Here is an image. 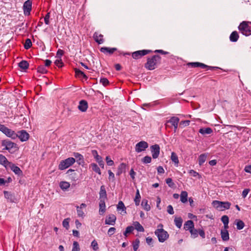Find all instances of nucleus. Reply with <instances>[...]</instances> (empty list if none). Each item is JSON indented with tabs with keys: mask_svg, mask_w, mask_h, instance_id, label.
<instances>
[{
	"mask_svg": "<svg viewBox=\"0 0 251 251\" xmlns=\"http://www.w3.org/2000/svg\"><path fill=\"white\" fill-rule=\"evenodd\" d=\"M163 227V225H158L157 226L158 228L154 232L155 234L158 237V241L161 243L165 242L169 237L168 232Z\"/></svg>",
	"mask_w": 251,
	"mask_h": 251,
	"instance_id": "f257e3e1",
	"label": "nucleus"
},
{
	"mask_svg": "<svg viewBox=\"0 0 251 251\" xmlns=\"http://www.w3.org/2000/svg\"><path fill=\"white\" fill-rule=\"evenodd\" d=\"M161 57L158 55H154L151 58L148 59L147 62L145 64L146 68L150 70H152L156 67V65L160 62Z\"/></svg>",
	"mask_w": 251,
	"mask_h": 251,
	"instance_id": "f03ea898",
	"label": "nucleus"
},
{
	"mask_svg": "<svg viewBox=\"0 0 251 251\" xmlns=\"http://www.w3.org/2000/svg\"><path fill=\"white\" fill-rule=\"evenodd\" d=\"M1 146L4 147L3 150H7L11 153L14 152L15 150L17 149V144L8 139L2 140Z\"/></svg>",
	"mask_w": 251,
	"mask_h": 251,
	"instance_id": "7ed1b4c3",
	"label": "nucleus"
},
{
	"mask_svg": "<svg viewBox=\"0 0 251 251\" xmlns=\"http://www.w3.org/2000/svg\"><path fill=\"white\" fill-rule=\"evenodd\" d=\"M212 204L216 209L219 211L228 209L231 205V203L228 201H214Z\"/></svg>",
	"mask_w": 251,
	"mask_h": 251,
	"instance_id": "20e7f679",
	"label": "nucleus"
},
{
	"mask_svg": "<svg viewBox=\"0 0 251 251\" xmlns=\"http://www.w3.org/2000/svg\"><path fill=\"white\" fill-rule=\"evenodd\" d=\"M240 32L246 36H249L251 34V24L246 22H243L238 27Z\"/></svg>",
	"mask_w": 251,
	"mask_h": 251,
	"instance_id": "39448f33",
	"label": "nucleus"
},
{
	"mask_svg": "<svg viewBox=\"0 0 251 251\" xmlns=\"http://www.w3.org/2000/svg\"><path fill=\"white\" fill-rule=\"evenodd\" d=\"M75 162V159L74 157H69L65 160L61 161L58 166L60 170H65L72 166Z\"/></svg>",
	"mask_w": 251,
	"mask_h": 251,
	"instance_id": "423d86ee",
	"label": "nucleus"
},
{
	"mask_svg": "<svg viewBox=\"0 0 251 251\" xmlns=\"http://www.w3.org/2000/svg\"><path fill=\"white\" fill-rule=\"evenodd\" d=\"M151 52V50H141L135 51L132 53V56L135 59H138Z\"/></svg>",
	"mask_w": 251,
	"mask_h": 251,
	"instance_id": "0eeeda50",
	"label": "nucleus"
},
{
	"mask_svg": "<svg viewBox=\"0 0 251 251\" xmlns=\"http://www.w3.org/2000/svg\"><path fill=\"white\" fill-rule=\"evenodd\" d=\"M32 8V1L31 0L25 1L23 5L24 13L25 15H29Z\"/></svg>",
	"mask_w": 251,
	"mask_h": 251,
	"instance_id": "6e6552de",
	"label": "nucleus"
},
{
	"mask_svg": "<svg viewBox=\"0 0 251 251\" xmlns=\"http://www.w3.org/2000/svg\"><path fill=\"white\" fill-rule=\"evenodd\" d=\"M148 147V144L146 142L140 141L136 145L135 151L137 152H140L145 150Z\"/></svg>",
	"mask_w": 251,
	"mask_h": 251,
	"instance_id": "1a4fd4ad",
	"label": "nucleus"
},
{
	"mask_svg": "<svg viewBox=\"0 0 251 251\" xmlns=\"http://www.w3.org/2000/svg\"><path fill=\"white\" fill-rule=\"evenodd\" d=\"M151 152L153 158H157L160 153V147L158 145L155 144L151 147Z\"/></svg>",
	"mask_w": 251,
	"mask_h": 251,
	"instance_id": "9d476101",
	"label": "nucleus"
},
{
	"mask_svg": "<svg viewBox=\"0 0 251 251\" xmlns=\"http://www.w3.org/2000/svg\"><path fill=\"white\" fill-rule=\"evenodd\" d=\"M17 135V137L22 142L27 141L29 137V134L25 130H21L18 132Z\"/></svg>",
	"mask_w": 251,
	"mask_h": 251,
	"instance_id": "9b49d317",
	"label": "nucleus"
},
{
	"mask_svg": "<svg viewBox=\"0 0 251 251\" xmlns=\"http://www.w3.org/2000/svg\"><path fill=\"white\" fill-rule=\"evenodd\" d=\"M86 207V204L85 203H81L80 205L76 206L77 214L78 217H83L85 215L84 212L83 211V209H85Z\"/></svg>",
	"mask_w": 251,
	"mask_h": 251,
	"instance_id": "f8f14e48",
	"label": "nucleus"
},
{
	"mask_svg": "<svg viewBox=\"0 0 251 251\" xmlns=\"http://www.w3.org/2000/svg\"><path fill=\"white\" fill-rule=\"evenodd\" d=\"M78 108L82 112H85L88 108L87 102L85 100H80L78 106Z\"/></svg>",
	"mask_w": 251,
	"mask_h": 251,
	"instance_id": "ddd939ff",
	"label": "nucleus"
},
{
	"mask_svg": "<svg viewBox=\"0 0 251 251\" xmlns=\"http://www.w3.org/2000/svg\"><path fill=\"white\" fill-rule=\"evenodd\" d=\"M179 121V119L178 117H173L167 121V123H171L172 126L174 127L175 130H176L177 128Z\"/></svg>",
	"mask_w": 251,
	"mask_h": 251,
	"instance_id": "4468645a",
	"label": "nucleus"
},
{
	"mask_svg": "<svg viewBox=\"0 0 251 251\" xmlns=\"http://www.w3.org/2000/svg\"><path fill=\"white\" fill-rule=\"evenodd\" d=\"M4 134L8 137L13 139H15L17 138V133L15 132L8 128H7Z\"/></svg>",
	"mask_w": 251,
	"mask_h": 251,
	"instance_id": "2eb2a0df",
	"label": "nucleus"
},
{
	"mask_svg": "<svg viewBox=\"0 0 251 251\" xmlns=\"http://www.w3.org/2000/svg\"><path fill=\"white\" fill-rule=\"evenodd\" d=\"M74 156L76 159V162L79 165H83L84 163L83 156L78 152L74 153Z\"/></svg>",
	"mask_w": 251,
	"mask_h": 251,
	"instance_id": "dca6fc26",
	"label": "nucleus"
},
{
	"mask_svg": "<svg viewBox=\"0 0 251 251\" xmlns=\"http://www.w3.org/2000/svg\"><path fill=\"white\" fill-rule=\"evenodd\" d=\"M188 65L191 66L192 67H201L202 68H213V67L208 66L207 65L203 64L202 63L200 62H192L189 63L188 64Z\"/></svg>",
	"mask_w": 251,
	"mask_h": 251,
	"instance_id": "f3484780",
	"label": "nucleus"
},
{
	"mask_svg": "<svg viewBox=\"0 0 251 251\" xmlns=\"http://www.w3.org/2000/svg\"><path fill=\"white\" fill-rule=\"evenodd\" d=\"M116 220V217L114 215L111 214L108 216L107 219L105 221V224L113 225Z\"/></svg>",
	"mask_w": 251,
	"mask_h": 251,
	"instance_id": "a211bd4d",
	"label": "nucleus"
},
{
	"mask_svg": "<svg viewBox=\"0 0 251 251\" xmlns=\"http://www.w3.org/2000/svg\"><path fill=\"white\" fill-rule=\"evenodd\" d=\"M12 171H13L15 174L18 175H21L22 174V171L21 170L19 167L16 166L14 164L10 163V164L8 165Z\"/></svg>",
	"mask_w": 251,
	"mask_h": 251,
	"instance_id": "6ab92c4d",
	"label": "nucleus"
},
{
	"mask_svg": "<svg viewBox=\"0 0 251 251\" xmlns=\"http://www.w3.org/2000/svg\"><path fill=\"white\" fill-rule=\"evenodd\" d=\"M100 51L104 53H108L110 54H112L115 51L117 50V48H110L107 47H102L100 49Z\"/></svg>",
	"mask_w": 251,
	"mask_h": 251,
	"instance_id": "aec40b11",
	"label": "nucleus"
},
{
	"mask_svg": "<svg viewBox=\"0 0 251 251\" xmlns=\"http://www.w3.org/2000/svg\"><path fill=\"white\" fill-rule=\"evenodd\" d=\"M117 208L118 211H121V212H120L121 214H125L126 213V208L124 203L123 202V201H120L118 202Z\"/></svg>",
	"mask_w": 251,
	"mask_h": 251,
	"instance_id": "412c9836",
	"label": "nucleus"
},
{
	"mask_svg": "<svg viewBox=\"0 0 251 251\" xmlns=\"http://www.w3.org/2000/svg\"><path fill=\"white\" fill-rule=\"evenodd\" d=\"M94 38L97 43L99 44H102L103 43V35L99 34L98 32H95L94 34Z\"/></svg>",
	"mask_w": 251,
	"mask_h": 251,
	"instance_id": "4be33fe9",
	"label": "nucleus"
},
{
	"mask_svg": "<svg viewBox=\"0 0 251 251\" xmlns=\"http://www.w3.org/2000/svg\"><path fill=\"white\" fill-rule=\"evenodd\" d=\"M99 213L100 215H102L105 211V204L104 200H100L99 203Z\"/></svg>",
	"mask_w": 251,
	"mask_h": 251,
	"instance_id": "5701e85b",
	"label": "nucleus"
},
{
	"mask_svg": "<svg viewBox=\"0 0 251 251\" xmlns=\"http://www.w3.org/2000/svg\"><path fill=\"white\" fill-rule=\"evenodd\" d=\"M194 227V222L191 220H188L184 225V228L186 230H190Z\"/></svg>",
	"mask_w": 251,
	"mask_h": 251,
	"instance_id": "b1692460",
	"label": "nucleus"
},
{
	"mask_svg": "<svg viewBox=\"0 0 251 251\" xmlns=\"http://www.w3.org/2000/svg\"><path fill=\"white\" fill-rule=\"evenodd\" d=\"M221 238L224 241H226L229 240V233L227 230L222 229L221 231Z\"/></svg>",
	"mask_w": 251,
	"mask_h": 251,
	"instance_id": "393cba45",
	"label": "nucleus"
},
{
	"mask_svg": "<svg viewBox=\"0 0 251 251\" xmlns=\"http://www.w3.org/2000/svg\"><path fill=\"white\" fill-rule=\"evenodd\" d=\"M212 132L213 130L210 127L201 128L199 129V132L202 135L210 134Z\"/></svg>",
	"mask_w": 251,
	"mask_h": 251,
	"instance_id": "a878e982",
	"label": "nucleus"
},
{
	"mask_svg": "<svg viewBox=\"0 0 251 251\" xmlns=\"http://www.w3.org/2000/svg\"><path fill=\"white\" fill-rule=\"evenodd\" d=\"M0 164L6 167L9 164H10V162L7 160L5 156L0 154Z\"/></svg>",
	"mask_w": 251,
	"mask_h": 251,
	"instance_id": "bb28decb",
	"label": "nucleus"
},
{
	"mask_svg": "<svg viewBox=\"0 0 251 251\" xmlns=\"http://www.w3.org/2000/svg\"><path fill=\"white\" fill-rule=\"evenodd\" d=\"M100 200H105L106 198V192L103 185L100 187Z\"/></svg>",
	"mask_w": 251,
	"mask_h": 251,
	"instance_id": "cd10ccee",
	"label": "nucleus"
},
{
	"mask_svg": "<svg viewBox=\"0 0 251 251\" xmlns=\"http://www.w3.org/2000/svg\"><path fill=\"white\" fill-rule=\"evenodd\" d=\"M180 201L182 203H186L187 201L188 193L186 191H183L181 192L180 195Z\"/></svg>",
	"mask_w": 251,
	"mask_h": 251,
	"instance_id": "c85d7f7f",
	"label": "nucleus"
},
{
	"mask_svg": "<svg viewBox=\"0 0 251 251\" xmlns=\"http://www.w3.org/2000/svg\"><path fill=\"white\" fill-rule=\"evenodd\" d=\"M239 38V35L237 31H234L232 32L229 37L230 40L231 42H236Z\"/></svg>",
	"mask_w": 251,
	"mask_h": 251,
	"instance_id": "c756f323",
	"label": "nucleus"
},
{
	"mask_svg": "<svg viewBox=\"0 0 251 251\" xmlns=\"http://www.w3.org/2000/svg\"><path fill=\"white\" fill-rule=\"evenodd\" d=\"M133 225L135 227V228L138 231L140 232H144V228L143 226L138 222H135L133 223Z\"/></svg>",
	"mask_w": 251,
	"mask_h": 251,
	"instance_id": "7c9ffc66",
	"label": "nucleus"
},
{
	"mask_svg": "<svg viewBox=\"0 0 251 251\" xmlns=\"http://www.w3.org/2000/svg\"><path fill=\"white\" fill-rule=\"evenodd\" d=\"M148 201L147 200L144 199L143 200L141 205L143 206L144 209L146 211H149L151 209V206L149 204H148Z\"/></svg>",
	"mask_w": 251,
	"mask_h": 251,
	"instance_id": "2f4dec72",
	"label": "nucleus"
},
{
	"mask_svg": "<svg viewBox=\"0 0 251 251\" xmlns=\"http://www.w3.org/2000/svg\"><path fill=\"white\" fill-rule=\"evenodd\" d=\"M28 66V62L25 60H23L19 63V67L24 70L27 69Z\"/></svg>",
	"mask_w": 251,
	"mask_h": 251,
	"instance_id": "473e14b6",
	"label": "nucleus"
},
{
	"mask_svg": "<svg viewBox=\"0 0 251 251\" xmlns=\"http://www.w3.org/2000/svg\"><path fill=\"white\" fill-rule=\"evenodd\" d=\"M176 226L179 228L181 227L182 219L181 217H176L174 220Z\"/></svg>",
	"mask_w": 251,
	"mask_h": 251,
	"instance_id": "72a5a7b5",
	"label": "nucleus"
},
{
	"mask_svg": "<svg viewBox=\"0 0 251 251\" xmlns=\"http://www.w3.org/2000/svg\"><path fill=\"white\" fill-rule=\"evenodd\" d=\"M207 158V155L205 154H201L199 157V163L200 165H201L205 161Z\"/></svg>",
	"mask_w": 251,
	"mask_h": 251,
	"instance_id": "f704fd0d",
	"label": "nucleus"
},
{
	"mask_svg": "<svg viewBox=\"0 0 251 251\" xmlns=\"http://www.w3.org/2000/svg\"><path fill=\"white\" fill-rule=\"evenodd\" d=\"M235 222H236L237 228L238 230H241L244 228L245 224L244 223L242 220H236Z\"/></svg>",
	"mask_w": 251,
	"mask_h": 251,
	"instance_id": "c9c22d12",
	"label": "nucleus"
},
{
	"mask_svg": "<svg viewBox=\"0 0 251 251\" xmlns=\"http://www.w3.org/2000/svg\"><path fill=\"white\" fill-rule=\"evenodd\" d=\"M190 232L191 233V237L192 238H196L198 236L199 230L195 229L194 227L190 230Z\"/></svg>",
	"mask_w": 251,
	"mask_h": 251,
	"instance_id": "e433bc0d",
	"label": "nucleus"
},
{
	"mask_svg": "<svg viewBox=\"0 0 251 251\" xmlns=\"http://www.w3.org/2000/svg\"><path fill=\"white\" fill-rule=\"evenodd\" d=\"M70 186V183L66 181H62L60 183V187L62 190H67Z\"/></svg>",
	"mask_w": 251,
	"mask_h": 251,
	"instance_id": "4c0bfd02",
	"label": "nucleus"
},
{
	"mask_svg": "<svg viewBox=\"0 0 251 251\" xmlns=\"http://www.w3.org/2000/svg\"><path fill=\"white\" fill-rule=\"evenodd\" d=\"M75 75L79 77L80 76H82L84 78H85V79L87 78V77L84 74V73L83 72H82L81 71L79 70V69L75 68Z\"/></svg>",
	"mask_w": 251,
	"mask_h": 251,
	"instance_id": "58836bf2",
	"label": "nucleus"
},
{
	"mask_svg": "<svg viewBox=\"0 0 251 251\" xmlns=\"http://www.w3.org/2000/svg\"><path fill=\"white\" fill-rule=\"evenodd\" d=\"M171 160L173 162H174L176 164H178L179 161L178 159V157L176 153L174 152H172L171 153Z\"/></svg>",
	"mask_w": 251,
	"mask_h": 251,
	"instance_id": "ea45409f",
	"label": "nucleus"
},
{
	"mask_svg": "<svg viewBox=\"0 0 251 251\" xmlns=\"http://www.w3.org/2000/svg\"><path fill=\"white\" fill-rule=\"evenodd\" d=\"M140 195L139 193V190H137L136 196L134 199V201L136 205H139L140 203Z\"/></svg>",
	"mask_w": 251,
	"mask_h": 251,
	"instance_id": "a19ab883",
	"label": "nucleus"
},
{
	"mask_svg": "<svg viewBox=\"0 0 251 251\" xmlns=\"http://www.w3.org/2000/svg\"><path fill=\"white\" fill-rule=\"evenodd\" d=\"M91 165L92 169L93 171L97 173L99 175L101 174L100 170L99 167H98V166L96 164L93 163V164H91Z\"/></svg>",
	"mask_w": 251,
	"mask_h": 251,
	"instance_id": "79ce46f5",
	"label": "nucleus"
},
{
	"mask_svg": "<svg viewBox=\"0 0 251 251\" xmlns=\"http://www.w3.org/2000/svg\"><path fill=\"white\" fill-rule=\"evenodd\" d=\"M37 71L38 72L42 74H46L48 72L47 70L43 65H40L37 68Z\"/></svg>",
	"mask_w": 251,
	"mask_h": 251,
	"instance_id": "37998d69",
	"label": "nucleus"
},
{
	"mask_svg": "<svg viewBox=\"0 0 251 251\" xmlns=\"http://www.w3.org/2000/svg\"><path fill=\"white\" fill-rule=\"evenodd\" d=\"M80 247L79 244L76 241H74L73 245V249L72 251H79Z\"/></svg>",
	"mask_w": 251,
	"mask_h": 251,
	"instance_id": "c03bdc74",
	"label": "nucleus"
},
{
	"mask_svg": "<svg viewBox=\"0 0 251 251\" xmlns=\"http://www.w3.org/2000/svg\"><path fill=\"white\" fill-rule=\"evenodd\" d=\"M32 46V43L29 39H26L25 41L24 47L25 49H29Z\"/></svg>",
	"mask_w": 251,
	"mask_h": 251,
	"instance_id": "a18cd8bd",
	"label": "nucleus"
},
{
	"mask_svg": "<svg viewBox=\"0 0 251 251\" xmlns=\"http://www.w3.org/2000/svg\"><path fill=\"white\" fill-rule=\"evenodd\" d=\"M92 154H93V156L95 157V158L97 162L102 160L101 157L98 155L97 151H95V150L92 151Z\"/></svg>",
	"mask_w": 251,
	"mask_h": 251,
	"instance_id": "49530a36",
	"label": "nucleus"
},
{
	"mask_svg": "<svg viewBox=\"0 0 251 251\" xmlns=\"http://www.w3.org/2000/svg\"><path fill=\"white\" fill-rule=\"evenodd\" d=\"M69 218L65 219L63 220L62 225L63 226L65 227L67 229H68L69 228V221H70Z\"/></svg>",
	"mask_w": 251,
	"mask_h": 251,
	"instance_id": "de8ad7c7",
	"label": "nucleus"
},
{
	"mask_svg": "<svg viewBox=\"0 0 251 251\" xmlns=\"http://www.w3.org/2000/svg\"><path fill=\"white\" fill-rule=\"evenodd\" d=\"M139 243V240L138 239H136V240L133 243V248L134 251H137L138 249Z\"/></svg>",
	"mask_w": 251,
	"mask_h": 251,
	"instance_id": "09e8293b",
	"label": "nucleus"
},
{
	"mask_svg": "<svg viewBox=\"0 0 251 251\" xmlns=\"http://www.w3.org/2000/svg\"><path fill=\"white\" fill-rule=\"evenodd\" d=\"M166 182L170 187H173L175 185L174 183L173 182L172 179L168 178L166 179Z\"/></svg>",
	"mask_w": 251,
	"mask_h": 251,
	"instance_id": "8fccbe9b",
	"label": "nucleus"
},
{
	"mask_svg": "<svg viewBox=\"0 0 251 251\" xmlns=\"http://www.w3.org/2000/svg\"><path fill=\"white\" fill-rule=\"evenodd\" d=\"M91 246L94 251H96L99 249L98 245L96 240H93L91 243Z\"/></svg>",
	"mask_w": 251,
	"mask_h": 251,
	"instance_id": "3c124183",
	"label": "nucleus"
},
{
	"mask_svg": "<svg viewBox=\"0 0 251 251\" xmlns=\"http://www.w3.org/2000/svg\"><path fill=\"white\" fill-rule=\"evenodd\" d=\"M151 161V158L150 156H146L142 159V161L144 163L147 164L149 163Z\"/></svg>",
	"mask_w": 251,
	"mask_h": 251,
	"instance_id": "603ef678",
	"label": "nucleus"
},
{
	"mask_svg": "<svg viewBox=\"0 0 251 251\" xmlns=\"http://www.w3.org/2000/svg\"><path fill=\"white\" fill-rule=\"evenodd\" d=\"M4 197L5 198H6L7 199L10 200L11 201H12V195H11V194L10 192H9L8 191H4Z\"/></svg>",
	"mask_w": 251,
	"mask_h": 251,
	"instance_id": "864d4df0",
	"label": "nucleus"
},
{
	"mask_svg": "<svg viewBox=\"0 0 251 251\" xmlns=\"http://www.w3.org/2000/svg\"><path fill=\"white\" fill-rule=\"evenodd\" d=\"M221 221L223 223L224 225H226V224H228L229 219L227 216L224 215L222 217Z\"/></svg>",
	"mask_w": 251,
	"mask_h": 251,
	"instance_id": "5fc2aeb1",
	"label": "nucleus"
},
{
	"mask_svg": "<svg viewBox=\"0 0 251 251\" xmlns=\"http://www.w3.org/2000/svg\"><path fill=\"white\" fill-rule=\"evenodd\" d=\"M100 82L104 86H107L109 84V81L106 78H102L100 79Z\"/></svg>",
	"mask_w": 251,
	"mask_h": 251,
	"instance_id": "6e6d98bb",
	"label": "nucleus"
},
{
	"mask_svg": "<svg viewBox=\"0 0 251 251\" xmlns=\"http://www.w3.org/2000/svg\"><path fill=\"white\" fill-rule=\"evenodd\" d=\"M105 160L106 163L108 166H112L114 164L113 161L112 160L109 156H106Z\"/></svg>",
	"mask_w": 251,
	"mask_h": 251,
	"instance_id": "4d7b16f0",
	"label": "nucleus"
},
{
	"mask_svg": "<svg viewBox=\"0 0 251 251\" xmlns=\"http://www.w3.org/2000/svg\"><path fill=\"white\" fill-rule=\"evenodd\" d=\"M54 63L58 67H61L63 65V62L61 59L56 60Z\"/></svg>",
	"mask_w": 251,
	"mask_h": 251,
	"instance_id": "13d9d810",
	"label": "nucleus"
},
{
	"mask_svg": "<svg viewBox=\"0 0 251 251\" xmlns=\"http://www.w3.org/2000/svg\"><path fill=\"white\" fill-rule=\"evenodd\" d=\"M116 230V228L115 227H110L108 230V234L110 236L114 234Z\"/></svg>",
	"mask_w": 251,
	"mask_h": 251,
	"instance_id": "bf43d9fd",
	"label": "nucleus"
},
{
	"mask_svg": "<svg viewBox=\"0 0 251 251\" xmlns=\"http://www.w3.org/2000/svg\"><path fill=\"white\" fill-rule=\"evenodd\" d=\"M50 13H48L44 18L45 23L46 25H49L50 23L49 19L50 17Z\"/></svg>",
	"mask_w": 251,
	"mask_h": 251,
	"instance_id": "052dcab7",
	"label": "nucleus"
},
{
	"mask_svg": "<svg viewBox=\"0 0 251 251\" xmlns=\"http://www.w3.org/2000/svg\"><path fill=\"white\" fill-rule=\"evenodd\" d=\"M167 212L170 214H171V215H172L174 213L173 208L171 205H169L167 206Z\"/></svg>",
	"mask_w": 251,
	"mask_h": 251,
	"instance_id": "680f3d73",
	"label": "nucleus"
},
{
	"mask_svg": "<svg viewBox=\"0 0 251 251\" xmlns=\"http://www.w3.org/2000/svg\"><path fill=\"white\" fill-rule=\"evenodd\" d=\"M190 121L189 120L182 121L180 123V125H183L184 126H186L189 125Z\"/></svg>",
	"mask_w": 251,
	"mask_h": 251,
	"instance_id": "e2e57ef3",
	"label": "nucleus"
},
{
	"mask_svg": "<svg viewBox=\"0 0 251 251\" xmlns=\"http://www.w3.org/2000/svg\"><path fill=\"white\" fill-rule=\"evenodd\" d=\"M134 229V228L132 226H127L126 229V233H130L133 231Z\"/></svg>",
	"mask_w": 251,
	"mask_h": 251,
	"instance_id": "0e129e2a",
	"label": "nucleus"
},
{
	"mask_svg": "<svg viewBox=\"0 0 251 251\" xmlns=\"http://www.w3.org/2000/svg\"><path fill=\"white\" fill-rule=\"evenodd\" d=\"M64 51L63 50H58L57 52L56 56L60 59L61 57L63 55Z\"/></svg>",
	"mask_w": 251,
	"mask_h": 251,
	"instance_id": "69168bd1",
	"label": "nucleus"
},
{
	"mask_svg": "<svg viewBox=\"0 0 251 251\" xmlns=\"http://www.w3.org/2000/svg\"><path fill=\"white\" fill-rule=\"evenodd\" d=\"M249 191H250V189H244L242 192V197L243 198H245L247 196V195L248 194Z\"/></svg>",
	"mask_w": 251,
	"mask_h": 251,
	"instance_id": "338daca9",
	"label": "nucleus"
},
{
	"mask_svg": "<svg viewBox=\"0 0 251 251\" xmlns=\"http://www.w3.org/2000/svg\"><path fill=\"white\" fill-rule=\"evenodd\" d=\"M244 170L247 173H251V165L246 166Z\"/></svg>",
	"mask_w": 251,
	"mask_h": 251,
	"instance_id": "774afa93",
	"label": "nucleus"
}]
</instances>
